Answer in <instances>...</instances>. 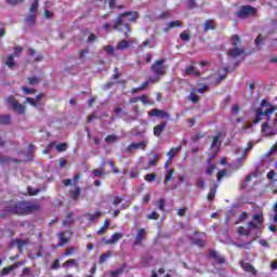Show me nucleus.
<instances>
[{
    "label": "nucleus",
    "instance_id": "obj_22",
    "mask_svg": "<svg viewBox=\"0 0 277 277\" xmlns=\"http://www.w3.org/2000/svg\"><path fill=\"white\" fill-rule=\"evenodd\" d=\"M217 186L210 188V192L208 193L207 200L209 202H213L215 200V194H217Z\"/></svg>",
    "mask_w": 277,
    "mask_h": 277
},
{
    "label": "nucleus",
    "instance_id": "obj_38",
    "mask_svg": "<svg viewBox=\"0 0 277 277\" xmlns=\"http://www.w3.org/2000/svg\"><path fill=\"white\" fill-rule=\"evenodd\" d=\"M197 187H199V189H206L207 182L205 181V177L197 179Z\"/></svg>",
    "mask_w": 277,
    "mask_h": 277
},
{
    "label": "nucleus",
    "instance_id": "obj_32",
    "mask_svg": "<svg viewBox=\"0 0 277 277\" xmlns=\"http://www.w3.org/2000/svg\"><path fill=\"white\" fill-rule=\"evenodd\" d=\"M241 43V37L239 35H233L232 36V44L233 47H238Z\"/></svg>",
    "mask_w": 277,
    "mask_h": 277
},
{
    "label": "nucleus",
    "instance_id": "obj_56",
    "mask_svg": "<svg viewBox=\"0 0 277 277\" xmlns=\"http://www.w3.org/2000/svg\"><path fill=\"white\" fill-rule=\"evenodd\" d=\"M147 220H159V213H157V211H153L147 215Z\"/></svg>",
    "mask_w": 277,
    "mask_h": 277
},
{
    "label": "nucleus",
    "instance_id": "obj_10",
    "mask_svg": "<svg viewBox=\"0 0 277 277\" xmlns=\"http://www.w3.org/2000/svg\"><path fill=\"white\" fill-rule=\"evenodd\" d=\"M245 53H246V50L236 47V48L227 51V56L233 57V60H237V57H239V55H243Z\"/></svg>",
    "mask_w": 277,
    "mask_h": 277
},
{
    "label": "nucleus",
    "instance_id": "obj_11",
    "mask_svg": "<svg viewBox=\"0 0 277 277\" xmlns=\"http://www.w3.org/2000/svg\"><path fill=\"white\" fill-rule=\"evenodd\" d=\"M240 267L247 272V274H251L252 276L256 275V268H254V266H252V264L246 262V261H240Z\"/></svg>",
    "mask_w": 277,
    "mask_h": 277
},
{
    "label": "nucleus",
    "instance_id": "obj_49",
    "mask_svg": "<svg viewBox=\"0 0 277 277\" xmlns=\"http://www.w3.org/2000/svg\"><path fill=\"white\" fill-rule=\"evenodd\" d=\"M188 98H189L190 103H199L200 102V97L195 93H190Z\"/></svg>",
    "mask_w": 277,
    "mask_h": 277
},
{
    "label": "nucleus",
    "instance_id": "obj_25",
    "mask_svg": "<svg viewBox=\"0 0 277 277\" xmlns=\"http://www.w3.org/2000/svg\"><path fill=\"white\" fill-rule=\"evenodd\" d=\"M39 5H40V0H35L32 2V4L30 5V8H29V13L30 14H36L38 12Z\"/></svg>",
    "mask_w": 277,
    "mask_h": 277
},
{
    "label": "nucleus",
    "instance_id": "obj_41",
    "mask_svg": "<svg viewBox=\"0 0 277 277\" xmlns=\"http://www.w3.org/2000/svg\"><path fill=\"white\" fill-rule=\"evenodd\" d=\"M5 64H6L8 68H14V66L16 64V63H14V54L9 55Z\"/></svg>",
    "mask_w": 277,
    "mask_h": 277
},
{
    "label": "nucleus",
    "instance_id": "obj_30",
    "mask_svg": "<svg viewBox=\"0 0 277 277\" xmlns=\"http://www.w3.org/2000/svg\"><path fill=\"white\" fill-rule=\"evenodd\" d=\"M172 176H174V169H170L169 171H167V175L164 177V185H168V183L172 181Z\"/></svg>",
    "mask_w": 277,
    "mask_h": 277
},
{
    "label": "nucleus",
    "instance_id": "obj_14",
    "mask_svg": "<svg viewBox=\"0 0 277 277\" xmlns=\"http://www.w3.org/2000/svg\"><path fill=\"white\" fill-rule=\"evenodd\" d=\"M217 29V26L215 25V19L211 18V19H207L203 23V31H211V30H215Z\"/></svg>",
    "mask_w": 277,
    "mask_h": 277
},
{
    "label": "nucleus",
    "instance_id": "obj_16",
    "mask_svg": "<svg viewBox=\"0 0 277 277\" xmlns=\"http://www.w3.org/2000/svg\"><path fill=\"white\" fill-rule=\"evenodd\" d=\"M122 239V234L120 233H115L111 235L110 239L106 240L107 246H114L115 243H118Z\"/></svg>",
    "mask_w": 277,
    "mask_h": 277
},
{
    "label": "nucleus",
    "instance_id": "obj_37",
    "mask_svg": "<svg viewBox=\"0 0 277 277\" xmlns=\"http://www.w3.org/2000/svg\"><path fill=\"white\" fill-rule=\"evenodd\" d=\"M180 39L182 40V42H189V40H192V35L183 31L180 34Z\"/></svg>",
    "mask_w": 277,
    "mask_h": 277
},
{
    "label": "nucleus",
    "instance_id": "obj_19",
    "mask_svg": "<svg viewBox=\"0 0 277 277\" xmlns=\"http://www.w3.org/2000/svg\"><path fill=\"white\" fill-rule=\"evenodd\" d=\"M10 161H14V163H19L21 161L18 160V158H10L8 156H3L2 154H0V163L4 164V163H10Z\"/></svg>",
    "mask_w": 277,
    "mask_h": 277
},
{
    "label": "nucleus",
    "instance_id": "obj_53",
    "mask_svg": "<svg viewBox=\"0 0 277 277\" xmlns=\"http://www.w3.org/2000/svg\"><path fill=\"white\" fill-rule=\"evenodd\" d=\"M267 179H268V181H274V182H276V181H277V180H276V171L271 170V171L267 173Z\"/></svg>",
    "mask_w": 277,
    "mask_h": 277
},
{
    "label": "nucleus",
    "instance_id": "obj_36",
    "mask_svg": "<svg viewBox=\"0 0 277 277\" xmlns=\"http://www.w3.org/2000/svg\"><path fill=\"white\" fill-rule=\"evenodd\" d=\"M145 181H147V183H155V181H157V173L146 174Z\"/></svg>",
    "mask_w": 277,
    "mask_h": 277
},
{
    "label": "nucleus",
    "instance_id": "obj_54",
    "mask_svg": "<svg viewBox=\"0 0 277 277\" xmlns=\"http://www.w3.org/2000/svg\"><path fill=\"white\" fill-rule=\"evenodd\" d=\"M24 94H36V89H29L27 87H22Z\"/></svg>",
    "mask_w": 277,
    "mask_h": 277
},
{
    "label": "nucleus",
    "instance_id": "obj_15",
    "mask_svg": "<svg viewBox=\"0 0 277 277\" xmlns=\"http://www.w3.org/2000/svg\"><path fill=\"white\" fill-rule=\"evenodd\" d=\"M150 83H159V78L158 77H153L150 76L147 80H145L142 85L140 87V90H146Z\"/></svg>",
    "mask_w": 277,
    "mask_h": 277
},
{
    "label": "nucleus",
    "instance_id": "obj_34",
    "mask_svg": "<svg viewBox=\"0 0 277 277\" xmlns=\"http://www.w3.org/2000/svg\"><path fill=\"white\" fill-rule=\"evenodd\" d=\"M60 240L62 241L58 246L60 248H64V246H66V243H68V241H70V239L66 238L64 236V233L58 234Z\"/></svg>",
    "mask_w": 277,
    "mask_h": 277
},
{
    "label": "nucleus",
    "instance_id": "obj_12",
    "mask_svg": "<svg viewBox=\"0 0 277 277\" xmlns=\"http://www.w3.org/2000/svg\"><path fill=\"white\" fill-rule=\"evenodd\" d=\"M81 194H82L81 187H79V185H74L72 189L69 193V198L71 200L77 201L79 200V198H81Z\"/></svg>",
    "mask_w": 277,
    "mask_h": 277
},
{
    "label": "nucleus",
    "instance_id": "obj_64",
    "mask_svg": "<svg viewBox=\"0 0 277 277\" xmlns=\"http://www.w3.org/2000/svg\"><path fill=\"white\" fill-rule=\"evenodd\" d=\"M121 202H122V197L117 196V197H115L114 200H113V206H114V207H118V205H120Z\"/></svg>",
    "mask_w": 277,
    "mask_h": 277
},
{
    "label": "nucleus",
    "instance_id": "obj_51",
    "mask_svg": "<svg viewBox=\"0 0 277 277\" xmlns=\"http://www.w3.org/2000/svg\"><path fill=\"white\" fill-rule=\"evenodd\" d=\"M28 83H29V85H34V84H36V83H40V78H38V77H29L28 78Z\"/></svg>",
    "mask_w": 277,
    "mask_h": 277
},
{
    "label": "nucleus",
    "instance_id": "obj_13",
    "mask_svg": "<svg viewBox=\"0 0 277 277\" xmlns=\"http://www.w3.org/2000/svg\"><path fill=\"white\" fill-rule=\"evenodd\" d=\"M167 127H168V122H166V121L154 127L155 137H161V133H163V131H166Z\"/></svg>",
    "mask_w": 277,
    "mask_h": 277
},
{
    "label": "nucleus",
    "instance_id": "obj_3",
    "mask_svg": "<svg viewBox=\"0 0 277 277\" xmlns=\"http://www.w3.org/2000/svg\"><path fill=\"white\" fill-rule=\"evenodd\" d=\"M277 106L272 105L267 100L263 98L261 101V107L255 110L256 117L253 119V124H259L263 120V116H268V114H274Z\"/></svg>",
    "mask_w": 277,
    "mask_h": 277
},
{
    "label": "nucleus",
    "instance_id": "obj_61",
    "mask_svg": "<svg viewBox=\"0 0 277 277\" xmlns=\"http://www.w3.org/2000/svg\"><path fill=\"white\" fill-rule=\"evenodd\" d=\"M234 168L236 170H239V168H243V161L241 159H237L236 162L234 163Z\"/></svg>",
    "mask_w": 277,
    "mask_h": 277
},
{
    "label": "nucleus",
    "instance_id": "obj_33",
    "mask_svg": "<svg viewBox=\"0 0 277 277\" xmlns=\"http://www.w3.org/2000/svg\"><path fill=\"white\" fill-rule=\"evenodd\" d=\"M159 161V155H154L153 159H149L148 167L155 168Z\"/></svg>",
    "mask_w": 277,
    "mask_h": 277
},
{
    "label": "nucleus",
    "instance_id": "obj_17",
    "mask_svg": "<svg viewBox=\"0 0 277 277\" xmlns=\"http://www.w3.org/2000/svg\"><path fill=\"white\" fill-rule=\"evenodd\" d=\"M131 42L127 41L126 39H122L117 44V51H124V49H130Z\"/></svg>",
    "mask_w": 277,
    "mask_h": 277
},
{
    "label": "nucleus",
    "instance_id": "obj_59",
    "mask_svg": "<svg viewBox=\"0 0 277 277\" xmlns=\"http://www.w3.org/2000/svg\"><path fill=\"white\" fill-rule=\"evenodd\" d=\"M226 174H227V171L225 169L219 171V173L216 175L217 181L219 182L222 181L223 176H226Z\"/></svg>",
    "mask_w": 277,
    "mask_h": 277
},
{
    "label": "nucleus",
    "instance_id": "obj_9",
    "mask_svg": "<svg viewBox=\"0 0 277 277\" xmlns=\"http://www.w3.org/2000/svg\"><path fill=\"white\" fill-rule=\"evenodd\" d=\"M144 239H146V229L138 228L135 240H134V246H142V243H144Z\"/></svg>",
    "mask_w": 277,
    "mask_h": 277
},
{
    "label": "nucleus",
    "instance_id": "obj_21",
    "mask_svg": "<svg viewBox=\"0 0 277 277\" xmlns=\"http://www.w3.org/2000/svg\"><path fill=\"white\" fill-rule=\"evenodd\" d=\"M114 254V251L109 250L100 256V264L107 263V260Z\"/></svg>",
    "mask_w": 277,
    "mask_h": 277
},
{
    "label": "nucleus",
    "instance_id": "obj_46",
    "mask_svg": "<svg viewBox=\"0 0 277 277\" xmlns=\"http://www.w3.org/2000/svg\"><path fill=\"white\" fill-rule=\"evenodd\" d=\"M16 243L19 252H23L25 246L27 245V242L23 239H16Z\"/></svg>",
    "mask_w": 277,
    "mask_h": 277
},
{
    "label": "nucleus",
    "instance_id": "obj_42",
    "mask_svg": "<svg viewBox=\"0 0 277 277\" xmlns=\"http://www.w3.org/2000/svg\"><path fill=\"white\" fill-rule=\"evenodd\" d=\"M224 71H225V74H222L217 77V79H216L217 83H220V81H224V79H226V77H228V71H229L228 66L224 67Z\"/></svg>",
    "mask_w": 277,
    "mask_h": 277
},
{
    "label": "nucleus",
    "instance_id": "obj_60",
    "mask_svg": "<svg viewBox=\"0 0 277 277\" xmlns=\"http://www.w3.org/2000/svg\"><path fill=\"white\" fill-rule=\"evenodd\" d=\"M202 137H205V134L197 133L192 137V142H199L200 140H202Z\"/></svg>",
    "mask_w": 277,
    "mask_h": 277
},
{
    "label": "nucleus",
    "instance_id": "obj_52",
    "mask_svg": "<svg viewBox=\"0 0 277 277\" xmlns=\"http://www.w3.org/2000/svg\"><path fill=\"white\" fill-rule=\"evenodd\" d=\"M158 209L160 211H166V199H163V198L159 199V201H158Z\"/></svg>",
    "mask_w": 277,
    "mask_h": 277
},
{
    "label": "nucleus",
    "instance_id": "obj_31",
    "mask_svg": "<svg viewBox=\"0 0 277 277\" xmlns=\"http://www.w3.org/2000/svg\"><path fill=\"white\" fill-rule=\"evenodd\" d=\"M126 267H127V265L123 264V265H122L121 267H119L118 269L110 272V276H111V277H118V276H120V274H122V272H124Z\"/></svg>",
    "mask_w": 277,
    "mask_h": 277
},
{
    "label": "nucleus",
    "instance_id": "obj_6",
    "mask_svg": "<svg viewBox=\"0 0 277 277\" xmlns=\"http://www.w3.org/2000/svg\"><path fill=\"white\" fill-rule=\"evenodd\" d=\"M5 105H10L13 109V111H16L19 116H23L26 111L25 106L23 104L18 103V100L15 98L13 95H9L4 100Z\"/></svg>",
    "mask_w": 277,
    "mask_h": 277
},
{
    "label": "nucleus",
    "instance_id": "obj_8",
    "mask_svg": "<svg viewBox=\"0 0 277 277\" xmlns=\"http://www.w3.org/2000/svg\"><path fill=\"white\" fill-rule=\"evenodd\" d=\"M148 143L146 141H142L140 143H130L127 147H126V151L131 155V153H133V150H137V148H141V150H144V148H146V145Z\"/></svg>",
    "mask_w": 277,
    "mask_h": 277
},
{
    "label": "nucleus",
    "instance_id": "obj_26",
    "mask_svg": "<svg viewBox=\"0 0 277 277\" xmlns=\"http://www.w3.org/2000/svg\"><path fill=\"white\" fill-rule=\"evenodd\" d=\"M107 228H109V219L104 221L103 226L97 230V235H105V230H107Z\"/></svg>",
    "mask_w": 277,
    "mask_h": 277
},
{
    "label": "nucleus",
    "instance_id": "obj_48",
    "mask_svg": "<svg viewBox=\"0 0 277 277\" xmlns=\"http://www.w3.org/2000/svg\"><path fill=\"white\" fill-rule=\"evenodd\" d=\"M27 22L30 25V27H34L36 23V13H31L30 15H28Z\"/></svg>",
    "mask_w": 277,
    "mask_h": 277
},
{
    "label": "nucleus",
    "instance_id": "obj_27",
    "mask_svg": "<svg viewBox=\"0 0 277 277\" xmlns=\"http://www.w3.org/2000/svg\"><path fill=\"white\" fill-rule=\"evenodd\" d=\"M269 129H272V126L269 123H267V122H264L262 124L261 131H262V133H266V135H268V136L274 135V133L267 132V131H269Z\"/></svg>",
    "mask_w": 277,
    "mask_h": 277
},
{
    "label": "nucleus",
    "instance_id": "obj_39",
    "mask_svg": "<svg viewBox=\"0 0 277 277\" xmlns=\"http://www.w3.org/2000/svg\"><path fill=\"white\" fill-rule=\"evenodd\" d=\"M101 215H103V212H101V211H97L93 214H88L89 222H94V220H98V217H101Z\"/></svg>",
    "mask_w": 277,
    "mask_h": 277
},
{
    "label": "nucleus",
    "instance_id": "obj_55",
    "mask_svg": "<svg viewBox=\"0 0 277 277\" xmlns=\"http://www.w3.org/2000/svg\"><path fill=\"white\" fill-rule=\"evenodd\" d=\"M26 102L29 103V105H31V107H38V102L36 100H34V97H26Z\"/></svg>",
    "mask_w": 277,
    "mask_h": 277
},
{
    "label": "nucleus",
    "instance_id": "obj_44",
    "mask_svg": "<svg viewBox=\"0 0 277 277\" xmlns=\"http://www.w3.org/2000/svg\"><path fill=\"white\" fill-rule=\"evenodd\" d=\"M66 148H68L67 143H60V144L56 145V150L58 153H66Z\"/></svg>",
    "mask_w": 277,
    "mask_h": 277
},
{
    "label": "nucleus",
    "instance_id": "obj_58",
    "mask_svg": "<svg viewBox=\"0 0 277 277\" xmlns=\"http://www.w3.org/2000/svg\"><path fill=\"white\" fill-rule=\"evenodd\" d=\"M104 174H105V171L103 169H93L94 176H103Z\"/></svg>",
    "mask_w": 277,
    "mask_h": 277
},
{
    "label": "nucleus",
    "instance_id": "obj_2",
    "mask_svg": "<svg viewBox=\"0 0 277 277\" xmlns=\"http://www.w3.org/2000/svg\"><path fill=\"white\" fill-rule=\"evenodd\" d=\"M42 206L36 202L29 201H18L13 206H9L5 208L6 213H13V215H31V213H37L40 211Z\"/></svg>",
    "mask_w": 277,
    "mask_h": 277
},
{
    "label": "nucleus",
    "instance_id": "obj_20",
    "mask_svg": "<svg viewBox=\"0 0 277 277\" xmlns=\"http://www.w3.org/2000/svg\"><path fill=\"white\" fill-rule=\"evenodd\" d=\"M62 267H79V263L75 259H69L62 264Z\"/></svg>",
    "mask_w": 277,
    "mask_h": 277
},
{
    "label": "nucleus",
    "instance_id": "obj_40",
    "mask_svg": "<svg viewBox=\"0 0 277 277\" xmlns=\"http://www.w3.org/2000/svg\"><path fill=\"white\" fill-rule=\"evenodd\" d=\"M253 222H256V224H263V213L253 214Z\"/></svg>",
    "mask_w": 277,
    "mask_h": 277
},
{
    "label": "nucleus",
    "instance_id": "obj_29",
    "mask_svg": "<svg viewBox=\"0 0 277 277\" xmlns=\"http://www.w3.org/2000/svg\"><path fill=\"white\" fill-rule=\"evenodd\" d=\"M27 192H28V196H38V194H40V192H42V188L34 189L32 186H28Z\"/></svg>",
    "mask_w": 277,
    "mask_h": 277
},
{
    "label": "nucleus",
    "instance_id": "obj_63",
    "mask_svg": "<svg viewBox=\"0 0 277 277\" xmlns=\"http://www.w3.org/2000/svg\"><path fill=\"white\" fill-rule=\"evenodd\" d=\"M25 0H6L8 5H18V3H23Z\"/></svg>",
    "mask_w": 277,
    "mask_h": 277
},
{
    "label": "nucleus",
    "instance_id": "obj_4",
    "mask_svg": "<svg viewBox=\"0 0 277 277\" xmlns=\"http://www.w3.org/2000/svg\"><path fill=\"white\" fill-rule=\"evenodd\" d=\"M166 58L157 60L154 62V64L150 66V71L154 77L158 78V82L161 80V77H166V72L168 68L166 67Z\"/></svg>",
    "mask_w": 277,
    "mask_h": 277
},
{
    "label": "nucleus",
    "instance_id": "obj_5",
    "mask_svg": "<svg viewBox=\"0 0 277 277\" xmlns=\"http://www.w3.org/2000/svg\"><path fill=\"white\" fill-rule=\"evenodd\" d=\"M256 14V8L252 5H241L238 11L235 12V16L240 21H246L249 16H254Z\"/></svg>",
    "mask_w": 277,
    "mask_h": 277
},
{
    "label": "nucleus",
    "instance_id": "obj_57",
    "mask_svg": "<svg viewBox=\"0 0 277 277\" xmlns=\"http://www.w3.org/2000/svg\"><path fill=\"white\" fill-rule=\"evenodd\" d=\"M216 168L217 167L215 164H211V166L207 167L206 173L207 174H213V172H215Z\"/></svg>",
    "mask_w": 277,
    "mask_h": 277
},
{
    "label": "nucleus",
    "instance_id": "obj_24",
    "mask_svg": "<svg viewBox=\"0 0 277 277\" xmlns=\"http://www.w3.org/2000/svg\"><path fill=\"white\" fill-rule=\"evenodd\" d=\"M238 235H240L241 237H250V228L239 226L238 227Z\"/></svg>",
    "mask_w": 277,
    "mask_h": 277
},
{
    "label": "nucleus",
    "instance_id": "obj_43",
    "mask_svg": "<svg viewBox=\"0 0 277 277\" xmlns=\"http://www.w3.org/2000/svg\"><path fill=\"white\" fill-rule=\"evenodd\" d=\"M105 142L107 144H111V142H118V136L116 134H109L105 137Z\"/></svg>",
    "mask_w": 277,
    "mask_h": 277
},
{
    "label": "nucleus",
    "instance_id": "obj_35",
    "mask_svg": "<svg viewBox=\"0 0 277 277\" xmlns=\"http://www.w3.org/2000/svg\"><path fill=\"white\" fill-rule=\"evenodd\" d=\"M190 241H193V243L195 246H198V248H205V246H206L205 240H202V239L190 238Z\"/></svg>",
    "mask_w": 277,
    "mask_h": 277
},
{
    "label": "nucleus",
    "instance_id": "obj_62",
    "mask_svg": "<svg viewBox=\"0 0 277 277\" xmlns=\"http://www.w3.org/2000/svg\"><path fill=\"white\" fill-rule=\"evenodd\" d=\"M263 35H259L256 38H255V44L256 47H261L263 44Z\"/></svg>",
    "mask_w": 277,
    "mask_h": 277
},
{
    "label": "nucleus",
    "instance_id": "obj_28",
    "mask_svg": "<svg viewBox=\"0 0 277 277\" xmlns=\"http://www.w3.org/2000/svg\"><path fill=\"white\" fill-rule=\"evenodd\" d=\"M181 151V146H177L175 148H171L168 153H167V156L172 159L174 158V156Z\"/></svg>",
    "mask_w": 277,
    "mask_h": 277
},
{
    "label": "nucleus",
    "instance_id": "obj_50",
    "mask_svg": "<svg viewBox=\"0 0 277 277\" xmlns=\"http://www.w3.org/2000/svg\"><path fill=\"white\" fill-rule=\"evenodd\" d=\"M138 101H141V103H143L144 105H150V102L148 101V96L146 94L138 96Z\"/></svg>",
    "mask_w": 277,
    "mask_h": 277
},
{
    "label": "nucleus",
    "instance_id": "obj_7",
    "mask_svg": "<svg viewBox=\"0 0 277 277\" xmlns=\"http://www.w3.org/2000/svg\"><path fill=\"white\" fill-rule=\"evenodd\" d=\"M149 118H160L163 120V118H167V120H170V114L166 110H161L159 108H154L148 113Z\"/></svg>",
    "mask_w": 277,
    "mask_h": 277
},
{
    "label": "nucleus",
    "instance_id": "obj_18",
    "mask_svg": "<svg viewBox=\"0 0 277 277\" xmlns=\"http://www.w3.org/2000/svg\"><path fill=\"white\" fill-rule=\"evenodd\" d=\"M174 27H183V23L181 21L170 22L163 31L168 32L170 29H174Z\"/></svg>",
    "mask_w": 277,
    "mask_h": 277
},
{
    "label": "nucleus",
    "instance_id": "obj_23",
    "mask_svg": "<svg viewBox=\"0 0 277 277\" xmlns=\"http://www.w3.org/2000/svg\"><path fill=\"white\" fill-rule=\"evenodd\" d=\"M12 116L10 115H0V124H11Z\"/></svg>",
    "mask_w": 277,
    "mask_h": 277
},
{
    "label": "nucleus",
    "instance_id": "obj_47",
    "mask_svg": "<svg viewBox=\"0 0 277 277\" xmlns=\"http://www.w3.org/2000/svg\"><path fill=\"white\" fill-rule=\"evenodd\" d=\"M75 252H77V247H69L65 251L64 256H72V254H75Z\"/></svg>",
    "mask_w": 277,
    "mask_h": 277
},
{
    "label": "nucleus",
    "instance_id": "obj_45",
    "mask_svg": "<svg viewBox=\"0 0 277 277\" xmlns=\"http://www.w3.org/2000/svg\"><path fill=\"white\" fill-rule=\"evenodd\" d=\"M14 268H15L14 265L6 266V267L2 268L1 276H8V274H10V272L14 271Z\"/></svg>",
    "mask_w": 277,
    "mask_h": 277
},
{
    "label": "nucleus",
    "instance_id": "obj_1",
    "mask_svg": "<svg viewBox=\"0 0 277 277\" xmlns=\"http://www.w3.org/2000/svg\"><path fill=\"white\" fill-rule=\"evenodd\" d=\"M127 16H131L129 18L130 23H137V17L140 13L137 11H126L120 13L115 19L113 24L114 31H118L119 34H123L124 38H129V34H131V25L124 22Z\"/></svg>",
    "mask_w": 277,
    "mask_h": 277
}]
</instances>
